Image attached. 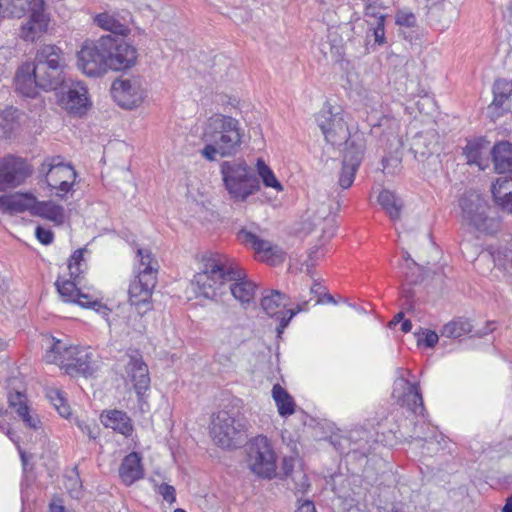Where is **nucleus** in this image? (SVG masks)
Returning <instances> with one entry per match:
<instances>
[{"instance_id": "f257e3e1", "label": "nucleus", "mask_w": 512, "mask_h": 512, "mask_svg": "<svg viewBox=\"0 0 512 512\" xmlns=\"http://www.w3.org/2000/svg\"><path fill=\"white\" fill-rule=\"evenodd\" d=\"M199 293L207 299H216L225 293V286L242 305L249 304L255 295L256 285L246 278L245 271L223 255H211L204 268L194 276Z\"/></svg>"}, {"instance_id": "f03ea898", "label": "nucleus", "mask_w": 512, "mask_h": 512, "mask_svg": "<svg viewBox=\"0 0 512 512\" xmlns=\"http://www.w3.org/2000/svg\"><path fill=\"white\" fill-rule=\"evenodd\" d=\"M243 131L237 119L224 114H214L208 118L203 139L207 142L201 153L209 161L217 156H234L241 147Z\"/></svg>"}, {"instance_id": "7ed1b4c3", "label": "nucleus", "mask_w": 512, "mask_h": 512, "mask_svg": "<svg viewBox=\"0 0 512 512\" xmlns=\"http://www.w3.org/2000/svg\"><path fill=\"white\" fill-rule=\"evenodd\" d=\"M221 174L226 190L237 201H245L260 188L258 176L244 160L224 161Z\"/></svg>"}, {"instance_id": "20e7f679", "label": "nucleus", "mask_w": 512, "mask_h": 512, "mask_svg": "<svg viewBox=\"0 0 512 512\" xmlns=\"http://www.w3.org/2000/svg\"><path fill=\"white\" fill-rule=\"evenodd\" d=\"M461 225L480 233L493 234L499 229V220L488 214L489 205L478 193L468 191L459 199Z\"/></svg>"}, {"instance_id": "39448f33", "label": "nucleus", "mask_w": 512, "mask_h": 512, "mask_svg": "<svg viewBox=\"0 0 512 512\" xmlns=\"http://www.w3.org/2000/svg\"><path fill=\"white\" fill-rule=\"evenodd\" d=\"M248 466L260 478L276 476V455L267 437L257 436L249 444Z\"/></svg>"}, {"instance_id": "423d86ee", "label": "nucleus", "mask_w": 512, "mask_h": 512, "mask_svg": "<svg viewBox=\"0 0 512 512\" xmlns=\"http://www.w3.org/2000/svg\"><path fill=\"white\" fill-rule=\"evenodd\" d=\"M316 121L320 127L325 140L333 146H340L343 143L347 146L356 134H351L344 115L339 111H333L332 106L326 104L320 113L316 116ZM360 133V131H357ZM363 135V132H361Z\"/></svg>"}, {"instance_id": "0eeeda50", "label": "nucleus", "mask_w": 512, "mask_h": 512, "mask_svg": "<svg viewBox=\"0 0 512 512\" xmlns=\"http://www.w3.org/2000/svg\"><path fill=\"white\" fill-rule=\"evenodd\" d=\"M103 36L97 41L86 40L77 52V67L87 76H101L108 70L107 52Z\"/></svg>"}, {"instance_id": "6e6552de", "label": "nucleus", "mask_w": 512, "mask_h": 512, "mask_svg": "<svg viewBox=\"0 0 512 512\" xmlns=\"http://www.w3.org/2000/svg\"><path fill=\"white\" fill-rule=\"evenodd\" d=\"M244 429L243 418L234 417L228 411L222 410L212 418L210 434L218 446L229 448Z\"/></svg>"}, {"instance_id": "1a4fd4ad", "label": "nucleus", "mask_w": 512, "mask_h": 512, "mask_svg": "<svg viewBox=\"0 0 512 512\" xmlns=\"http://www.w3.org/2000/svg\"><path fill=\"white\" fill-rule=\"evenodd\" d=\"M366 148L364 135L356 133L347 148H345L342 167L339 172L338 185L342 189L349 188L355 179V174L363 159Z\"/></svg>"}, {"instance_id": "9d476101", "label": "nucleus", "mask_w": 512, "mask_h": 512, "mask_svg": "<svg viewBox=\"0 0 512 512\" xmlns=\"http://www.w3.org/2000/svg\"><path fill=\"white\" fill-rule=\"evenodd\" d=\"M368 125L370 126V138L378 148L392 152L402 146L399 122L395 118L383 115L375 123L368 119Z\"/></svg>"}, {"instance_id": "9b49d317", "label": "nucleus", "mask_w": 512, "mask_h": 512, "mask_svg": "<svg viewBox=\"0 0 512 512\" xmlns=\"http://www.w3.org/2000/svg\"><path fill=\"white\" fill-rule=\"evenodd\" d=\"M103 47L107 52L108 69L125 70L135 65L137 61V50L135 47L125 43L119 37L103 36Z\"/></svg>"}, {"instance_id": "f8f14e48", "label": "nucleus", "mask_w": 512, "mask_h": 512, "mask_svg": "<svg viewBox=\"0 0 512 512\" xmlns=\"http://www.w3.org/2000/svg\"><path fill=\"white\" fill-rule=\"evenodd\" d=\"M260 305L269 317L276 318L279 321V325L276 328L278 335H281L292 318L303 310L300 305H298L295 310L286 309L287 296L279 290L267 291V293L263 295Z\"/></svg>"}, {"instance_id": "ddd939ff", "label": "nucleus", "mask_w": 512, "mask_h": 512, "mask_svg": "<svg viewBox=\"0 0 512 512\" xmlns=\"http://www.w3.org/2000/svg\"><path fill=\"white\" fill-rule=\"evenodd\" d=\"M157 283V277L149 272H139L130 283L129 302L135 306L138 314L144 315L152 309V291Z\"/></svg>"}, {"instance_id": "4468645a", "label": "nucleus", "mask_w": 512, "mask_h": 512, "mask_svg": "<svg viewBox=\"0 0 512 512\" xmlns=\"http://www.w3.org/2000/svg\"><path fill=\"white\" fill-rule=\"evenodd\" d=\"M32 174L26 159L7 155L0 161V191L21 185Z\"/></svg>"}, {"instance_id": "2eb2a0df", "label": "nucleus", "mask_w": 512, "mask_h": 512, "mask_svg": "<svg viewBox=\"0 0 512 512\" xmlns=\"http://www.w3.org/2000/svg\"><path fill=\"white\" fill-rule=\"evenodd\" d=\"M111 95L120 107L133 109L143 102L145 89L139 78L116 79L111 86Z\"/></svg>"}, {"instance_id": "dca6fc26", "label": "nucleus", "mask_w": 512, "mask_h": 512, "mask_svg": "<svg viewBox=\"0 0 512 512\" xmlns=\"http://www.w3.org/2000/svg\"><path fill=\"white\" fill-rule=\"evenodd\" d=\"M237 238L245 246L254 249L260 255L261 260L270 265L280 264L285 259V252L278 245L259 238L247 228L239 230Z\"/></svg>"}, {"instance_id": "f3484780", "label": "nucleus", "mask_w": 512, "mask_h": 512, "mask_svg": "<svg viewBox=\"0 0 512 512\" xmlns=\"http://www.w3.org/2000/svg\"><path fill=\"white\" fill-rule=\"evenodd\" d=\"M392 397L398 404L407 407L414 414H422L424 411L423 398L418 384L409 382L402 375L394 381Z\"/></svg>"}, {"instance_id": "a211bd4d", "label": "nucleus", "mask_w": 512, "mask_h": 512, "mask_svg": "<svg viewBox=\"0 0 512 512\" xmlns=\"http://www.w3.org/2000/svg\"><path fill=\"white\" fill-rule=\"evenodd\" d=\"M27 12H30L29 19L22 25L20 36L25 41L34 42L48 29L49 18L44 12V0H34Z\"/></svg>"}, {"instance_id": "6ab92c4d", "label": "nucleus", "mask_w": 512, "mask_h": 512, "mask_svg": "<svg viewBox=\"0 0 512 512\" xmlns=\"http://www.w3.org/2000/svg\"><path fill=\"white\" fill-rule=\"evenodd\" d=\"M60 103L68 112L82 115L89 106L88 90L81 82L62 85Z\"/></svg>"}, {"instance_id": "aec40b11", "label": "nucleus", "mask_w": 512, "mask_h": 512, "mask_svg": "<svg viewBox=\"0 0 512 512\" xmlns=\"http://www.w3.org/2000/svg\"><path fill=\"white\" fill-rule=\"evenodd\" d=\"M126 372L133 383L135 392L138 396H142L150 387V376L148 367L139 354L129 357Z\"/></svg>"}, {"instance_id": "412c9836", "label": "nucleus", "mask_w": 512, "mask_h": 512, "mask_svg": "<svg viewBox=\"0 0 512 512\" xmlns=\"http://www.w3.org/2000/svg\"><path fill=\"white\" fill-rule=\"evenodd\" d=\"M15 89L24 97L36 98L39 94L40 86L35 75V69L30 62L21 65L15 75Z\"/></svg>"}, {"instance_id": "4be33fe9", "label": "nucleus", "mask_w": 512, "mask_h": 512, "mask_svg": "<svg viewBox=\"0 0 512 512\" xmlns=\"http://www.w3.org/2000/svg\"><path fill=\"white\" fill-rule=\"evenodd\" d=\"M492 325V322L487 323L483 329L473 331V326L468 320L458 318L444 325L441 335L454 339L460 338L466 334H471L472 337H483L494 330V327H491Z\"/></svg>"}, {"instance_id": "5701e85b", "label": "nucleus", "mask_w": 512, "mask_h": 512, "mask_svg": "<svg viewBox=\"0 0 512 512\" xmlns=\"http://www.w3.org/2000/svg\"><path fill=\"white\" fill-rule=\"evenodd\" d=\"M33 67H50V68H64L66 67L64 53L62 49L56 45L45 44L40 46L37 50L34 62L31 63Z\"/></svg>"}, {"instance_id": "b1692460", "label": "nucleus", "mask_w": 512, "mask_h": 512, "mask_svg": "<svg viewBox=\"0 0 512 512\" xmlns=\"http://www.w3.org/2000/svg\"><path fill=\"white\" fill-rule=\"evenodd\" d=\"M53 343L49 350L46 351L45 361L50 364H57L61 368H68V364L73 361L79 347L67 346L60 340L52 339Z\"/></svg>"}, {"instance_id": "393cba45", "label": "nucleus", "mask_w": 512, "mask_h": 512, "mask_svg": "<svg viewBox=\"0 0 512 512\" xmlns=\"http://www.w3.org/2000/svg\"><path fill=\"white\" fill-rule=\"evenodd\" d=\"M119 475L122 481L128 486L143 477L144 469L139 453L131 452L124 457L119 467Z\"/></svg>"}, {"instance_id": "a878e982", "label": "nucleus", "mask_w": 512, "mask_h": 512, "mask_svg": "<svg viewBox=\"0 0 512 512\" xmlns=\"http://www.w3.org/2000/svg\"><path fill=\"white\" fill-rule=\"evenodd\" d=\"M41 90L52 91L62 86L66 79L64 68H48L44 66L33 67Z\"/></svg>"}, {"instance_id": "bb28decb", "label": "nucleus", "mask_w": 512, "mask_h": 512, "mask_svg": "<svg viewBox=\"0 0 512 512\" xmlns=\"http://www.w3.org/2000/svg\"><path fill=\"white\" fill-rule=\"evenodd\" d=\"M35 197L28 194H14L0 196V210L4 213H22L30 211L34 206Z\"/></svg>"}, {"instance_id": "cd10ccee", "label": "nucleus", "mask_w": 512, "mask_h": 512, "mask_svg": "<svg viewBox=\"0 0 512 512\" xmlns=\"http://www.w3.org/2000/svg\"><path fill=\"white\" fill-rule=\"evenodd\" d=\"M97 370L96 362L92 359V354L86 349L80 348L74 356L72 362L68 364L66 373L69 375L92 376Z\"/></svg>"}, {"instance_id": "c85d7f7f", "label": "nucleus", "mask_w": 512, "mask_h": 512, "mask_svg": "<svg viewBox=\"0 0 512 512\" xmlns=\"http://www.w3.org/2000/svg\"><path fill=\"white\" fill-rule=\"evenodd\" d=\"M429 13L441 26L446 29L451 23L456 21L459 15L457 7L449 0H440L431 4Z\"/></svg>"}, {"instance_id": "c756f323", "label": "nucleus", "mask_w": 512, "mask_h": 512, "mask_svg": "<svg viewBox=\"0 0 512 512\" xmlns=\"http://www.w3.org/2000/svg\"><path fill=\"white\" fill-rule=\"evenodd\" d=\"M494 168L499 174L512 172V143L497 142L491 150Z\"/></svg>"}, {"instance_id": "7c9ffc66", "label": "nucleus", "mask_w": 512, "mask_h": 512, "mask_svg": "<svg viewBox=\"0 0 512 512\" xmlns=\"http://www.w3.org/2000/svg\"><path fill=\"white\" fill-rule=\"evenodd\" d=\"M101 422L105 427L111 428L124 436H130L133 432L131 419L120 410H110L102 413Z\"/></svg>"}, {"instance_id": "2f4dec72", "label": "nucleus", "mask_w": 512, "mask_h": 512, "mask_svg": "<svg viewBox=\"0 0 512 512\" xmlns=\"http://www.w3.org/2000/svg\"><path fill=\"white\" fill-rule=\"evenodd\" d=\"M438 142L434 131H426L416 134L411 142V151L415 156L426 158L436 152Z\"/></svg>"}, {"instance_id": "473e14b6", "label": "nucleus", "mask_w": 512, "mask_h": 512, "mask_svg": "<svg viewBox=\"0 0 512 512\" xmlns=\"http://www.w3.org/2000/svg\"><path fill=\"white\" fill-rule=\"evenodd\" d=\"M495 202L512 213V177H500L491 189Z\"/></svg>"}, {"instance_id": "72a5a7b5", "label": "nucleus", "mask_w": 512, "mask_h": 512, "mask_svg": "<svg viewBox=\"0 0 512 512\" xmlns=\"http://www.w3.org/2000/svg\"><path fill=\"white\" fill-rule=\"evenodd\" d=\"M512 93V83L505 79H498L493 86V102L488 106V112L492 118L501 116V112H494L501 108Z\"/></svg>"}, {"instance_id": "f704fd0d", "label": "nucleus", "mask_w": 512, "mask_h": 512, "mask_svg": "<svg viewBox=\"0 0 512 512\" xmlns=\"http://www.w3.org/2000/svg\"><path fill=\"white\" fill-rule=\"evenodd\" d=\"M31 214L51 220L58 225L62 224L65 219L64 208L50 201L38 202L35 200Z\"/></svg>"}, {"instance_id": "c9c22d12", "label": "nucleus", "mask_w": 512, "mask_h": 512, "mask_svg": "<svg viewBox=\"0 0 512 512\" xmlns=\"http://www.w3.org/2000/svg\"><path fill=\"white\" fill-rule=\"evenodd\" d=\"M272 397L280 416L287 417L295 412V402L292 396L281 385L275 384L273 386Z\"/></svg>"}, {"instance_id": "e433bc0d", "label": "nucleus", "mask_w": 512, "mask_h": 512, "mask_svg": "<svg viewBox=\"0 0 512 512\" xmlns=\"http://www.w3.org/2000/svg\"><path fill=\"white\" fill-rule=\"evenodd\" d=\"M94 21L99 27L110 31L114 35L124 36L129 32V28L126 23L122 22L115 15L107 12L96 15Z\"/></svg>"}, {"instance_id": "4c0bfd02", "label": "nucleus", "mask_w": 512, "mask_h": 512, "mask_svg": "<svg viewBox=\"0 0 512 512\" xmlns=\"http://www.w3.org/2000/svg\"><path fill=\"white\" fill-rule=\"evenodd\" d=\"M378 202L392 220L400 218L403 201L394 192L389 190L381 191L378 196Z\"/></svg>"}, {"instance_id": "58836bf2", "label": "nucleus", "mask_w": 512, "mask_h": 512, "mask_svg": "<svg viewBox=\"0 0 512 512\" xmlns=\"http://www.w3.org/2000/svg\"><path fill=\"white\" fill-rule=\"evenodd\" d=\"M20 112L13 107L0 111V137L8 138L19 126Z\"/></svg>"}, {"instance_id": "ea45409f", "label": "nucleus", "mask_w": 512, "mask_h": 512, "mask_svg": "<svg viewBox=\"0 0 512 512\" xmlns=\"http://www.w3.org/2000/svg\"><path fill=\"white\" fill-rule=\"evenodd\" d=\"M34 0H0L2 17L21 18L27 13Z\"/></svg>"}, {"instance_id": "a19ab883", "label": "nucleus", "mask_w": 512, "mask_h": 512, "mask_svg": "<svg viewBox=\"0 0 512 512\" xmlns=\"http://www.w3.org/2000/svg\"><path fill=\"white\" fill-rule=\"evenodd\" d=\"M81 283V276L78 279H68L61 281L58 279L55 283L57 291L65 302H72L76 300V295H79L78 285Z\"/></svg>"}, {"instance_id": "79ce46f5", "label": "nucleus", "mask_w": 512, "mask_h": 512, "mask_svg": "<svg viewBox=\"0 0 512 512\" xmlns=\"http://www.w3.org/2000/svg\"><path fill=\"white\" fill-rule=\"evenodd\" d=\"M403 259L405 261V266L403 268H405V270H406L404 272L405 280L409 284H417V283L421 282L423 280V275H422L423 267L418 265L411 258L410 254L407 251L404 252Z\"/></svg>"}, {"instance_id": "37998d69", "label": "nucleus", "mask_w": 512, "mask_h": 512, "mask_svg": "<svg viewBox=\"0 0 512 512\" xmlns=\"http://www.w3.org/2000/svg\"><path fill=\"white\" fill-rule=\"evenodd\" d=\"M258 176L261 177L266 187L282 190L281 183L275 177L273 171L266 165L263 159L259 158L256 163Z\"/></svg>"}, {"instance_id": "c03bdc74", "label": "nucleus", "mask_w": 512, "mask_h": 512, "mask_svg": "<svg viewBox=\"0 0 512 512\" xmlns=\"http://www.w3.org/2000/svg\"><path fill=\"white\" fill-rule=\"evenodd\" d=\"M74 303L84 308H92L104 317H107L110 313V309L106 305L96 299H93L90 295L82 293L80 289L79 295H76Z\"/></svg>"}, {"instance_id": "a18cd8bd", "label": "nucleus", "mask_w": 512, "mask_h": 512, "mask_svg": "<svg viewBox=\"0 0 512 512\" xmlns=\"http://www.w3.org/2000/svg\"><path fill=\"white\" fill-rule=\"evenodd\" d=\"M64 486L72 498L79 499L82 496V481L77 466L65 476Z\"/></svg>"}, {"instance_id": "49530a36", "label": "nucleus", "mask_w": 512, "mask_h": 512, "mask_svg": "<svg viewBox=\"0 0 512 512\" xmlns=\"http://www.w3.org/2000/svg\"><path fill=\"white\" fill-rule=\"evenodd\" d=\"M86 249L81 248L76 250L70 257L68 262V269L70 278L78 279L81 274L84 272L86 268V264L84 262L83 254Z\"/></svg>"}, {"instance_id": "de8ad7c7", "label": "nucleus", "mask_w": 512, "mask_h": 512, "mask_svg": "<svg viewBox=\"0 0 512 512\" xmlns=\"http://www.w3.org/2000/svg\"><path fill=\"white\" fill-rule=\"evenodd\" d=\"M137 255L140 257V271L139 272H149L157 277L158 272V262L153 258V255L150 250L139 248L137 250Z\"/></svg>"}, {"instance_id": "09e8293b", "label": "nucleus", "mask_w": 512, "mask_h": 512, "mask_svg": "<svg viewBox=\"0 0 512 512\" xmlns=\"http://www.w3.org/2000/svg\"><path fill=\"white\" fill-rule=\"evenodd\" d=\"M47 397L62 417L67 418L71 414L70 406L59 390L50 389Z\"/></svg>"}, {"instance_id": "8fccbe9b", "label": "nucleus", "mask_w": 512, "mask_h": 512, "mask_svg": "<svg viewBox=\"0 0 512 512\" xmlns=\"http://www.w3.org/2000/svg\"><path fill=\"white\" fill-rule=\"evenodd\" d=\"M483 143L479 140L469 141L463 149V154L466 156L469 164H476L480 166L481 149Z\"/></svg>"}, {"instance_id": "3c124183", "label": "nucleus", "mask_w": 512, "mask_h": 512, "mask_svg": "<svg viewBox=\"0 0 512 512\" xmlns=\"http://www.w3.org/2000/svg\"><path fill=\"white\" fill-rule=\"evenodd\" d=\"M46 182L54 181L55 179L60 180H74L76 177V172L72 168V166H60L57 170H52L51 172H46Z\"/></svg>"}, {"instance_id": "603ef678", "label": "nucleus", "mask_w": 512, "mask_h": 512, "mask_svg": "<svg viewBox=\"0 0 512 512\" xmlns=\"http://www.w3.org/2000/svg\"><path fill=\"white\" fill-rule=\"evenodd\" d=\"M367 23L371 26L368 29V32H372L374 36L375 43L382 45L385 43V17H378V23H371V20H366Z\"/></svg>"}, {"instance_id": "864d4df0", "label": "nucleus", "mask_w": 512, "mask_h": 512, "mask_svg": "<svg viewBox=\"0 0 512 512\" xmlns=\"http://www.w3.org/2000/svg\"><path fill=\"white\" fill-rule=\"evenodd\" d=\"M17 414L28 427L33 429H37L39 427L40 420L37 417L30 415L27 405L18 407Z\"/></svg>"}, {"instance_id": "5fc2aeb1", "label": "nucleus", "mask_w": 512, "mask_h": 512, "mask_svg": "<svg viewBox=\"0 0 512 512\" xmlns=\"http://www.w3.org/2000/svg\"><path fill=\"white\" fill-rule=\"evenodd\" d=\"M60 166H70L69 164H65L63 159L60 156L46 158L44 162L41 164L40 172L46 173L51 172L52 170H57Z\"/></svg>"}, {"instance_id": "6e6d98bb", "label": "nucleus", "mask_w": 512, "mask_h": 512, "mask_svg": "<svg viewBox=\"0 0 512 512\" xmlns=\"http://www.w3.org/2000/svg\"><path fill=\"white\" fill-rule=\"evenodd\" d=\"M74 180H60L55 179L54 181H48L47 184L52 188L56 189L58 192L56 193L59 197H64L71 189L72 183Z\"/></svg>"}, {"instance_id": "4d7b16f0", "label": "nucleus", "mask_w": 512, "mask_h": 512, "mask_svg": "<svg viewBox=\"0 0 512 512\" xmlns=\"http://www.w3.org/2000/svg\"><path fill=\"white\" fill-rule=\"evenodd\" d=\"M76 423H77V426L79 427V429L83 433L87 434L89 439L95 440L98 437L99 427L94 421H92L91 423H88L85 421L77 420Z\"/></svg>"}, {"instance_id": "13d9d810", "label": "nucleus", "mask_w": 512, "mask_h": 512, "mask_svg": "<svg viewBox=\"0 0 512 512\" xmlns=\"http://www.w3.org/2000/svg\"><path fill=\"white\" fill-rule=\"evenodd\" d=\"M382 164L383 171L387 174H395L401 168V161L397 157H385Z\"/></svg>"}, {"instance_id": "bf43d9fd", "label": "nucleus", "mask_w": 512, "mask_h": 512, "mask_svg": "<svg viewBox=\"0 0 512 512\" xmlns=\"http://www.w3.org/2000/svg\"><path fill=\"white\" fill-rule=\"evenodd\" d=\"M292 480L295 482L294 489L296 492L304 493L310 486L307 476L302 471H296Z\"/></svg>"}, {"instance_id": "052dcab7", "label": "nucleus", "mask_w": 512, "mask_h": 512, "mask_svg": "<svg viewBox=\"0 0 512 512\" xmlns=\"http://www.w3.org/2000/svg\"><path fill=\"white\" fill-rule=\"evenodd\" d=\"M35 235L38 241L44 245H49L53 242L54 234L50 229H46L42 226H37Z\"/></svg>"}, {"instance_id": "680f3d73", "label": "nucleus", "mask_w": 512, "mask_h": 512, "mask_svg": "<svg viewBox=\"0 0 512 512\" xmlns=\"http://www.w3.org/2000/svg\"><path fill=\"white\" fill-rule=\"evenodd\" d=\"M396 23L401 26L413 27L416 24V17L410 12H399L396 16Z\"/></svg>"}, {"instance_id": "e2e57ef3", "label": "nucleus", "mask_w": 512, "mask_h": 512, "mask_svg": "<svg viewBox=\"0 0 512 512\" xmlns=\"http://www.w3.org/2000/svg\"><path fill=\"white\" fill-rule=\"evenodd\" d=\"M503 21L505 23L507 33L512 35V0L506 4L503 10Z\"/></svg>"}, {"instance_id": "0e129e2a", "label": "nucleus", "mask_w": 512, "mask_h": 512, "mask_svg": "<svg viewBox=\"0 0 512 512\" xmlns=\"http://www.w3.org/2000/svg\"><path fill=\"white\" fill-rule=\"evenodd\" d=\"M159 493L163 496L164 500L167 502H174L175 501V488L168 484H162L159 487Z\"/></svg>"}, {"instance_id": "69168bd1", "label": "nucleus", "mask_w": 512, "mask_h": 512, "mask_svg": "<svg viewBox=\"0 0 512 512\" xmlns=\"http://www.w3.org/2000/svg\"><path fill=\"white\" fill-rule=\"evenodd\" d=\"M10 406L17 410L18 407L26 405V397L19 391H15L9 395Z\"/></svg>"}, {"instance_id": "338daca9", "label": "nucleus", "mask_w": 512, "mask_h": 512, "mask_svg": "<svg viewBox=\"0 0 512 512\" xmlns=\"http://www.w3.org/2000/svg\"><path fill=\"white\" fill-rule=\"evenodd\" d=\"M367 20L372 19L371 23H378V17H385L376 6L368 5L365 9Z\"/></svg>"}, {"instance_id": "774afa93", "label": "nucleus", "mask_w": 512, "mask_h": 512, "mask_svg": "<svg viewBox=\"0 0 512 512\" xmlns=\"http://www.w3.org/2000/svg\"><path fill=\"white\" fill-rule=\"evenodd\" d=\"M50 512H67L64 501L60 496H54L49 505Z\"/></svg>"}]
</instances>
